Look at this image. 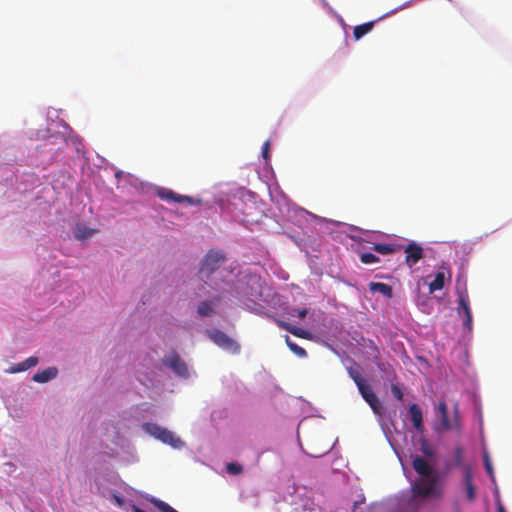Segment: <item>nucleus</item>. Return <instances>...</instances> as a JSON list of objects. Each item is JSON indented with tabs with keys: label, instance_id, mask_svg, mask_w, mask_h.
Segmentation results:
<instances>
[{
	"label": "nucleus",
	"instance_id": "f704fd0d",
	"mask_svg": "<svg viewBox=\"0 0 512 512\" xmlns=\"http://www.w3.org/2000/svg\"><path fill=\"white\" fill-rule=\"evenodd\" d=\"M269 147H270V144L268 141H266L263 146H262V156L263 158L267 159L268 158V154H269Z\"/></svg>",
	"mask_w": 512,
	"mask_h": 512
},
{
	"label": "nucleus",
	"instance_id": "c756f323",
	"mask_svg": "<svg viewBox=\"0 0 512 512\" xmlns=\"http://www.w3.org/2000/svg\"><path fill=\"white\" fill-rule=\"evenodd\" d=\"M92 233H93V231L85 226H80V225L77 226L76 236L79 239H84V238L92 235Z\"/></svg>",
	"mask_w": 512,
	"mask_h": 512
},
{
	"label": "nucleus",
	"instance_id": "4be33fe9",
	"mask_svg": "<svg viewBox=\"0 0 512 512\" xmlns=\"http://www.w3.org/2000/svg\"><path fill=\"white\" fill-rule=\"evenodd\" d=\"M142 427L146 433L154 436L156 439H159L160 434L164 430V428L160 427L155 423H144Z\"/></svg>",
	"mask_w": 512,
	"mask_h": 512
},
{
	"label": "nucleus",
	"instance_id": "4468645a",
	"mask_svg": "<svg viewBox=\"0 0 512 512\" xmlns=\"http://www.w3.org/2000/svg\"><path fill=\"white\" fill-rule=\"evenodd\" d=\"M374 361L378 367V369L383 373L384 377L389 381H394L397 378V374L392 365L388 362L380 361V359L375 356Z\"/></svg>",
	"mask_w": 512,
	"mask_h": 512
},
{
	"label": "nucleus",
	"instance_id": "20e7f679",
	"mask_svg": "<svg viewBox=\"0 0 512 512\" xmlns=\"http://www.w3.org/2000/svg\"><path fill=\"white\" fill-rule=\"evenodd\" d=\"M209 337L215 344L231 353H238L240 350L239 344L220 330L209 331Z\"/></svg>",
	"mask_w": 512,
	"mask_h": 512
},
{
	"label": "nucleus",
	"instance_id": "aec40b11",
	"mask_svg": "<svg viewBox=\"0 0 512 512\" xmlns=\"http://www.w3.org/2000/svg\"><path fill=\"white\" fill-rule=\"evenodd\" d=\"M372 249L382 255H389L396 251V247L391 244L385 243H375L372 246Z\"/></svg>",
	"mask_w": 512,
	"mask_h": 512
},
{
	"label": "nucleus",
	"instance_id": "1a4fd4ad",
	"mask_svg": "<svg viewBox=\"0 0 512 512\" xmlns=\"http://www.w3.org/2000/svg\"><path fill=\"white\" fill-rule=\"evenodd\" d=\"M404 252L406 253L405 262L409 267H413L424 257L423 248L415 242L409 243Z\"/></svg>",
	"mask_w": 512,
	"mask_h": 512
},
{
	"label": "nucleus",
	"instance_id": "9d476101",
	"mask_svg": "<svg viewBox=\"0 0 512 512\" xmlns=\"http://www.w3.org/2000/svg\"><path fill=\"white\" fill-rule=\"evenodd\" d=\"M412 466H413L414 470L421 476V478L438 476L436 473L433 472V469L429 465V463L425 459H423L419 456H416L413 459Z\"/></svg>",
	"mask_w": 512,
	"mask_h": 512
},
{
	"label": "nucleus",
	"instance_id": "cd10ccee",
	"mask_svg": "<svg viewBox=\"0 0 512 512\" xmlns=\"http://www.w3.org/2000/svg\"><path fill=\"white\" fill-rule=\"evenodd\" d=\"M454 462L456 466L463 464V449L461 446H456L453 451Z\"/></svg>",
	"mask_w": 512,
	"mask_h": 512
},
{
	"label": "nucleus",
	"instance_id": "a878e982",
	"mask_svg": "<svg viewBox=\"0 0 512 512\" xmlns=\"http://www.w3.org/2000/svg\"><path fill=\"white\" fill-rule=\"evenodd\" d=\"M360 260L363 264H373L379 262V257L372 253H362Z\"/></svg>",
	"mask_w": 512,
	"mask_h": 512
},
{
	"label": "nucleus",
	"instance_id": "39448f33",
	"mask_svg": "<svg viewBox=\"0 0 512 512\" xmlns=\"http://www.w3.org/2000/svg\"><path fill=\"white\" fill-rule=\"evenodd\" d=\"M361 396L363 399L369 404L373 412L377 415L382 414V406L375 395L374 391L372 390L371 386L367 383V381H364L363 383L359 384L357 386Z\"/></svg>",
	"mask_w": 512,
	"mask_h": 512
},
{
	"label": "nucleus",
	"instance_id": "2f4dec72",
	"mask_svg": "<svg viewBox=\"0 0 512 512\" xmlns=\"http://www.w3.org/2000/svg\"><path fill=\"white\" fill-rule=\"evenodd\" d=\"M421 451L425 456L431 457L434 455L433 447L426 441H422L421 443Z\"/></svg>",
	"mask_w": 512,
	"mask_h": 512
},
{
	"label": "nucleus",
	"instance_id": "dca6fc26",
	"mask_svg": "<svg viewBox=\"0 0 512 512\" xmlns=\"http://www.w3.org/2000/svg\"><path fill=\"white\" fill-rule=\"evenodd\" d=\"M165 444L171 445L173 448H180L183 445L181 439L175 434L164 428L163 432L160 434L159 439Z\"/></svg>",
	"mask_w": 512,
	"mask_h": 512
},
{
	"label": "nucleus",
	"instance_id": "412c9836",
	"mask_svg": "<svg viewBox=\"0 0 512 512\" xmlns=\"http://www.w3.org/2000/svg\"><path fill=\"white\" fill-rule=\"evenodd\" d=\"M285 342L287 344V346L289 347V349L295 354L297 355L298 357L300 358H305L307 357V352L304 348L300 347L299 345H297L296 343H294L290 338L289 336H285Z\"/></svg>",
	"mask_w": 512,
	"mask_h": 512
},
{
	"label": "nucleus",
	"instance_id": "ddd939ff",
	"mask_svg": "<svg viewBox=\"0 0 512 512\" xmlns=\"http://www.w3.org/2000/svg\"><path fill=\"white\" fill-rule=\"evenodd\" d=\"M472 478L473 475L471 469L466 467L464 472V484L466 488V497L470 502L474 501L476 497L475 486L473 484Z\"/></svg>",
	"mask_w": 512,
	"mask_h": 512
},
{
	"label": "nucleus",
	"instance_id": "f03ea898",
	"mask_svg": "<svg viewBox=\"0 0 512 512\" xmlns=\"http://www.w3.org/2000/svg\"><path fill=\"white\" fill-rule=\"evenodd\" d=\"M438 476H432L428 478H419L412 484L413 497H438L441 495L440 489L437 487Z\"/></svg>",
	"mask_w": 512,
	"mask_h": 512
},
{
	"label": "nucleus",
	"instance_id": "6ab92c4d",
	"mask_svg": "<svg viewBox=\"0 0 512 512\" xmlns=\"http://www.w3.org/2000/svg\"><path fill=\"white\" fill-rule=\"evenodd\" d=\"M375 21L366 22L364 24L354 27L353 36L356 40L361 39L364 35L369 33L374 27Z\"/></svg>",
	"mask_w": 512,
	"mask_h": 512
},
{
	"label": "nucleus",
	"instance_id": "e433bc0d",
	"mask_svg": "<svg viewBox=\"0 0 512 512\" xmlns=\"http://www.w3.org/2000/svg\"><path fill=\"white\" fill-rule=\"evenodd\" d=\"M133 512H145V511L142 510L141 508L137 507V506H134L133 507Z\"/></svg>",
	"mask_w": 512,
	"mask_h": 512
},
{
	"label": "nucleus",
	"instance_id": "72a5a7b5",
	"mask_svg": "<svg viewBox=\"0 0 512 512\" xmlns=\"http://www.w3.org/2000/svg\"><path fill=\"white\" fill-rule=\"evenodd\" d=\"M276 324L278 325L279 328L284 329L288 332H290V329L292 327V324L278 319L276 320Z\"/></svg>",
	"mask_w": 512,
	"mask_h": 512
},
{
	"label": "nucleus",
	"instance_id": "423d86ee",
	"mask_svg": "<svg viewBox=\"0 0 512 512\" xmlns=\"http://www.w3.org/2000/svg\"><path fill=\"white\" fill-rule=\"evenodd\" d=\"M457 294L459 298V307H458V314L461 315L464 314V321L463 325L469 330H472V313L469 307V299L467 294V289L464 287L463 290H460L457 288Z\"/></svg>",
	"mask_w": 512,
	"mask_h": 512
},
{
	"label": "nucleus",
	"instance_id": "9b49d317",
	"mask_svg": "<svg viewBox=\"0 0 512 512\" xmlns=\"http://www.w3.org/2000/svg\"><path fill=\"white\" fill-rule=\"evenodd\" d=\"M409 414L411 422L413 423L414 428L422 432L423 431V415L422 410L417 404H411L409 407Z\"/></svg>",
	"mask_w": 512,
	"mask_h": 512
},
{
	"label": "nucleus",
	"instance_id": "c85d7f7f",
	"mask_svg": "<svg viewBox=\"0 0 512 512\" xmlns=\"http://www.w3.org/2000/svg\"><path fill=\"white\" fill-rule=\"evenodd\" d=\"M226 470L229 474L237 475L243 471V467L240 464L230 462L226 465Z\"/></svg>",
	"mask_w": 512,
	"mask_h": 512
},
{
	"label": "nucleus",
	"instance_id": "b1692460",
	"mask_svg": "<svg viewBox=\"0 0 512 512\" xmlns=\"http://www.w3.org/2000/svg\"><path fill=\"white\" fill-rule=\"evenodd\" d=\"M151 502L154 504V506L159 509L161 512H178L173 507H171L166 502L153 498Z\"/></svg>",
	"mask_w": 512,
	"mask_h": 512
},
{
	"label": "nucleus",
	"instance_id": "c9c22d12",
	"mask_svg": "<svg viewBox=\"0 0 512 512\" xmlns=\"http://www.w3.org/2000/svg\"><path fill=\"white\" fill-rule=\"evenodd\" d=\"M485 469L490 475H492L493 468L487 455H485Z\"/></svg>",
	"mask_w": 512,
	"mask_h": 512
},
{
	"label": "nucleus",
	"instance_id": "f257e3e1",
	"mask_svg": "<svg viewBox=\"0 0 512 512\" xmlns=\"http://www.w3.org/2000/svg\"><path fill=\"white\" fill-rule=\"evenodd\" d=\"M438 412L440 416L441 423L438 427L435 428L436 431H448L455 430L460 431L461 422H460V413L458 404L455 403L453 407V416L450 418L448 416V409L445 402H440L438 404Z\"/></svg>",
	"mask_w": 512,
	"mask_h": 512
},
{
	"label": "nucleus",
	"instance_id": "0eeeda50",
	"mask_svg": "<svg viewBox=\"0 0 512 512\" xmlns=\"http://www.w3.org/2000/svg\"><path fill=\"white\" fill-rule=\"evenodd\" d=\"M164 364L171 368L177 375L181 377H188V367L186 363L180 358L177 353H172L164 359Z\"/></svg>",
	"mask_w": 512,
	"mask_h": 512
},
{
	"label": "nucleus",
	"instance_id": "393cba45",
	"mask_svg": "<svg viewBox=\"0 0 512 512\" xmlns=\"http://www.w3.org/2000/svg\"><path fill=\"white\" fill-rule=\"evenodd\" d=\"M348 374L349 376L353 379V381L355 382L356 386H359V384L363 383L364 381H366V379H364L361 374L359 373L358 370L354 369L353 367H350L348 368Z\"/></svg>",
	"mask_w": 512,
	"mask_h": 512
},
{
	"label": "nucleus",
	"instance_id": "7ed1b4c3",
	"mask_svg": "<svg viewBox=\"0 0 512 512\" xmlns=\"http://www.w3.org/2000/svg\"><path fill=\"white\" fill-rule=\"evenodd\" d=\"M224 260L225 256L223 253L212 250L209 251L202 261V265L199 270L200 277L202 279L209 278V276L220 267Z\"/></svg>",
	"mask_w": 512,
	"mask_h": 512
},
{
	"label": "nucleus",
	"instance_id": "4c0bfd02",
	"mask_svg": "<svg viewBox=\"0 0 512 512\" xmlns=\"http://www.w3.org/2000/svg\"><path fill=\"white\" fill-rule=\"evenodd\" d=\"M497 512H506V511H505V509H504V507L502 505H499L497 507Z\"/></svg>",
	"mask_w": 512,
	"mask_h": 512
},
{
	"label": "nucleus",
	"instance_id": "f8f14e48",
	"mask_svg": "<svg viewBox=\"0 0 512 512\" xmlns=\"http://www.w3.org/2000/svg\"><path fill=\"white\" fill-rule=\"evenodd\" d=\"M57 374L58 370L56 367H49L35 373L32 377V380L37 383H46L54 379L57 376Z\"/></svg>",
	"mask_w": 512,
	"mask_h": 512
},
{
	"label": "nucleus",
	"instance_id": "7c9ffc66",
	"mask_svg": "<svg viewBox=\"0 0 512 512\" xmlns=\"http://www.w3.org/2000/svg\"><path fill=\"white\" fill-rule=\"evenodd\" d=\"M391 392L393 394V396L399 400V401H402L403 400V396H404V393L400 387V385L398 384H392L391 385Z\"/></svg>",
	"mask_w": 512,
	"mask_h": 512
},
{
	"label": "nucleus",
	"instance_id": "6e6552de",
	"mask_svg": "<svg viewBox=\"0 0 512 512\" xmlns=\"http://www.w3.org/2000/svg\"><path fill=\"white\" fill-rule=\"evenodd\" d=\"M157 196L166 201V202H170V201H174V202H178V203H188L190 205H194L196 204V201L190 197V196H186V195H180V194H177L175 193L174 191L170 190V189H166V188H160L157 190Z\"/></svg>",
	"mask_w": 512,
	"mask_h": 512
},
{
	"label": "nucleus",
	"instance_id": "bb28decb",
	"mask_svg": "<svg viewBox=\"0 0 512 512\" xmlns=\"http://www.w3.org/2000/svg\"><path fill=\"white\" fill-rule=\"evenodd\" d=\"M289 333L293 334L294 336L304 338V339H308L310 336V333L308 331H306L302 328H299L297 326H294V325H292Z\"/></svg>",
	"mask_w": 512,
	"mask_h": 512
},
{
	"label": "nucleus",
	"instance_id": "2eb2a0df",
	"mask_svg": "<svg viewBox=\"0 0 512 512\" xmlns=\"http://www.w3.org/2000/svg\"><path fill=\"white\" fill-rule=\"evenodd\" d=\"M38 358L35 357V356H31L29 358H27L26 360H24L23 362H20L18 364H15L13 365L12 367H10L8 369V372L9 373H19V372H23V371H26L34 366H36L38 364Z\"/></svg>",
	"mask_w": 512,
	"mask_h": 512
},
{
	"label": "nucleus",
	"instance_id": "f3484780",
	"mask_svg": "<svg viewBox=\"0 0 512 512\" xmlns=\"http://www.w3.org/2000/svg\"><path fill=\"white\" fill-rule=\"evenodd\" d=\"M369 289L371 292H379L388 298L393 296L392 287L382 282H370Z\"/></svg>",
	"mask_w": 512,
	"mask_h": 512
},
{
	"label": "nucleus",
	"instance_id": "5701e85b",
	"mask_svg": "<svg viewBox=\"0 0 512 512\" xmlns=\"http://www.w3.org/2000/svg\"><path fill=\"white\" fill-rule=\"evenodd\" d=\"M197 312L200 316H209L213 312V306L211 302L203 301L198 305Z\"/></svg>",
	"mask_w": 512,
	"mask_h": 512
},
{
	"label": "nucleus",
	"instance_id": "473e14b6",
	"mask_svg": "<svg viewBox=\"0 0 512 512\" xmlns=\"http://www.w3.org/2000/svg\"><path fill=\"white\" fill-rule=\"evenodd\" d=\"M307 313H308L307 309H292L290 312V314L292 316H298L301 319L306 317Z\"/></svg>",
	"mask_w": 512,
	"mask_h": 512
},
{
	"label": "nucleus",
	"instance_id": "a211bd4d",
	"mask_svg": "<svg viewBox=\"0 0 512 512\" xmlns=\"http://www.w3.org/2000/svg\"><path fill=\"white\" fill-rule=\"evenodd\" d=\"M446 275L444 271H438L435 275L434 280L429 284V292L434 293L435 291L443 289L445 285Z\"/></svg>",
	"mask_w": 512,
	"mask_h": 512
}]
</instances>
